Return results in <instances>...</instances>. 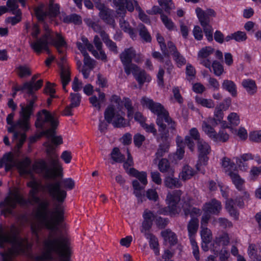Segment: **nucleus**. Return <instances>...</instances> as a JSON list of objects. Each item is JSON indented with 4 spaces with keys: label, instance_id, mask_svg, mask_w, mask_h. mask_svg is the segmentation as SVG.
Listing matches in <instances>:
<instances>
[{
    "label": "nucleus",
    "instance_id": "obj_20",
    "mask_svg": "<svg viewBox=\"0 0 261 261\" xmlns=\"http://www.w3.org/2000/svg\"><path fill=\"white\" fill-rule=\"evenodd\" d=\"M241 85L249 95H253L257 92V85L255 81L252 79H247L243 80Z\"/></svg>",
    "mask_w": 261,
    "mask_h": 261
},
{
    "label": "nucleus",
    "instance_id": "obj_41",
    "mask_svg": "<svg viewBox=\"0 0 261 261\" xmlns=\"http://www.w3.org/2000/svg\"><path fill=\"white\" fill-rule=\"evenodd\" d=\"M111 159L116 163H122L125 160V156L122 154L118 147H114L111 154Z\"/></svg>",
    "mask_w": 261,
    "mask_h": 261
},
{
    "label": "nucleus",
    "instance_id": "obj_38",
    "mask_svg": "<svg viewBox=\"0 0 261 261\" xmlns=\"http://www.w3.org/2000/svg\"><path fill=\"white\" fill-rule=\"evenodd\" d=\"M60 76L62 82H64V85H68L71 81L70 72L68 68L65 66L60 65Z\"/></svg>",
    "mask_w": 261,
    "mask_h": 261
},
{
    "label": "nucleus",
    "instance_id": "obj_58",
    "mask_svg": "<svg viewBox=\"0 0 261 261\" xmlns=\"http://www.w3.org/2000/svg\"><path fill=\"white\" fill-rule=\"evenodd\" d=\"M228 121L231 125L236 126L240 123L239 115L236 113H231L227 117Z\"/></svg>",
    "mask_w": 261,
    "mask_h": 261
},
{
    "label": "nucleus",
    "instance_id": "obj_10",
    "mask_svg": "<svg viewBox=\"0 0 261 261\" xmlns=\"http://www.w3.org/2000/svg\"><path fill=\"white\" fill-rule=\"evenodd\" d=\"M115 115V107L114 106H109L104 112L105 119H99L98 124V130L101 134H105L109 124L112 122Z\"/></svg>",
    "mask_w": 261,
    "mask_h": 261
},
{
    "label": "nucleus",
    "instance_id": "obj_53",
    "mask_svg": "<svg viewBox=\"0 0 261 261\" xmlns=\"http://www.w3.org/2000/svg\"><path fill=\"white\" fill-rule=\"evenodd\" d=\"M211 66L213 68L214 73L216 76H220L224 72L223 65L217 61L215 60L213 61Z\"/></svg>",
    "mask_w": 261,
    "mask_h": 261
},
{
    "label": "nucleus",
    "instance_id": "obj_4",
    "mask_svg": "<svg viewBox=\"0 0 261 261\" xmlns=\"http://www.w3.org/2000/svg\"><path fill=\"white\" fill-rule=\"evenodd\" d=\"M12 245L9 252H0L1 261H13V255L24 253L32 247L27 238L18 237L17 232L11 231L0 232V248H4V244Z\"/></svg>",
    "mask_w": 261,
    "mask_h": 261
},
{
    "label": "nucleus",
    "instance_id": "obj_7",
    "mask_svg": "<svg viewBox=\"0 0 261 261\" xmlns=\"http://www.w3.org/2000/svg\"><path fill=\"white\" fill-rule=\"evenodd\" d=\"M198 151V160L196 165L197 170L202 174L205 173V170L203 166L207 165L208 160L207 155L210 153L211 147L206 142L198 141L197 143Z\"/></svg>",
    "mask_w": 261,
    "mask_h": 261
},
{
    "label": "nucleus",
    "instance_id": "obj_54",
    "mask_svg": "<svg viewBox=\"0 0 261 261\" xmlns=\"http://www.w3.org/2000/svg\"><path fill=\"white\" fill-rule=\"evenodd\" d=\"M60 6L59 4H50L48 11H47V16L50 17H55L59 13Z\"/></svg>",
    "mask_w": 261,
    "mask_h": 261
},
{
    "label": "nucleus",
    "instance_id": "obj_23",
    "mask_svg": "<svg viewBox=\"0 0 261 261\" xmlns=\"http://www.w3.org/2000/svg\"><path fill=\"white\" fill-rule=\"evenodd\" d=\"M161 236L165 242H168L171 246H174L177 243L176 234L170 229H167L161 232Z\"/></svg>",
    "mask_w": 261,
    "mask_h": 261
},
{
    "label": "nucleus",
    "instance_id": "obj_9",
    "mask_svg": "<svg viewBox=\"0 0 261 261\" xmlns=\"http://www.w3.org/2000/svg\"><path fill=\"white\" fill-rule=\"evenodd\" d=\"M136 53L133 47L125 48L119 55L120 59L124 67L126 74L128 75L131 73L132 65H136L132 63L133 58L136 56Z\"/></svg>",
    "mask_w": 261,
    "mask_h": 261
},
{
    "label": "nucleus",
    "instance_id": "obj_64",
    "mask_svg": "<svg viewBox=\"0 0 261 261\" xmlns=\"http://www.w3.org/2000/svg\"><path fill=\"white\" fill-rule=\"evenodd\" d=\"M249 139L253 142H261V130L254 131L250 133Z\"/></svg>",
    "mask_w": 261,
    "mask_h": 261
},
{
    "label": "nucleus",
    "instance_id": "obj_40",
    "mask_svg": "<svg viewBox=\"0 0 261 261\" xmlns=\"http://www.w3.org/2000/svg\"><path fill=\"white\" fill-rule=\"evenodd\" d=\"M194 174L193 169L190 166L186 165L183 167L182 171L179 173V177L183 180H186L191 178Z\"/></svg>",
    "mask_w": 261,
    "mask_h": 261
},
{
    "label": "nucleus",
    "instance_id": "obj_26",
    "mask_svg": "<svg viewBox=\"0 0 261 261\" xmlns=\"http://www.w3.org/2000/svg\"><path fill=\"white\" fill-rule=\"evenodd\" d=\"M98 10H99V16L102 20L109 24H113L114 23V19L110 13V10L109 9L106 8L105 6L102 9Z\"/></svg>",
    "mask_w": 261,
    "mask_h": 261
},
{
    "label": "nucleus",
    "instance_id": "obj_29",
    "mask_svg": "<svg viewBox=\"0 0 261 261\" xmlns=\"http://www.w3.org/2000/svg\"><path fill=\"white\" fill-rule=\"evenodd\" d=\"M228 174L231 178L232 181L235 185L236 188L240 191H242L243 185L244 183V180L237 172L229 171Z\"/></svg>",
    "mask_w": 261,
    "mask_h": 261
},
{
    "label": "nucleus",
    "instance_id": "obj_62",
    "mask_svg": "<svg viewBox=\"0 0 261 261\" xmlns=\"http://www.w3.org/2000/svg\"><path fill=\"white\" fill-rule=\"evenodd\" d=\"M155 222L156 226L160 229L164 228L169 223L168 218H163L160 216L155 217Z\"/></svg>",
    "mask_w": 261,
    "mask_h": 261
},
{
    "label": "nucleus",
    "instance_id": "obj_13",
    "mask_svg": "<svg viewBox=\"0 0 261 261\" xmlns=\"http://www.w3.org/2000/svg\"><path fill=\"white\" fill-rule=\"evenodd\" d=\"M164 122H165L164 119L156 121V123L158 126V131L159 132V135L155 136L158 142L160 141L162 142L169 141V130H170L171 133L175 130V129L174 130L170 129L168 125V127H167V124ZM175 127L176 124H175Z\"/></svg>",
    "mask_w": 261,
    "mask_h": 261
},
{
    "label": "nucleus",
    "instance_id": "obj_27",
    "mask_svg": "<svg viewBox=\"0 0 261 261\" xmlns=\"http://www.w3.org/2000/svg\"><path fill=\"white\" fill-rule=\"evenodd\" d=\"M195 12L202 27L210 25V17L201 8L198 7L196 9Z\"/></svg>",
    "mask_w": 261,
    "mask_h": 261
},
{
    "label": "nucleus",
    "instance_id": "obj_31",
    "mask_svg": "<svg viewBox=\"0 0 261 261\" xmlns=\"http://www.w3.org/2000/svg\"><path fill=\"white\" fill-rule=\"evenodd\" d=\"M4 160H5V168L6 171L8 172L13 167H17V163L11 152L5 154Z\"/></svg>",
    "mask_w": 261,
    "mask_h": 261
},
{
    "label": "nucleus",
    "instance_id": "obj_15",
    "mask_svg": "<svg viewBox=\"0 0 261 261\" xmlns=\"http://www.w3.org/2000/svg\"><path fill=\"white\" fill-rule=\"evenodd\" d=\"M49 44L54 46L57 49L59 54H63L64 53V50L61 49V47L67 46V43L63 37L60 34L58 33H56L55 38L50 33H49Z\"/></svg>",
    "mask_w": 261,
    "mask_h": 261
},
{
    "label": "nucleus",
    "instance_id": "obj_47",
    "mask_svg": "<svg viewBox=\"0 0 261 261\" xmlns=\"http://www.w3.org/2000/svg\"><path fill=\"white\" fill-rule=\"evenodd\" d=\"M214 127L211 124H208L205 121L202 122V130L212 140H213L214 136L216 133Z\"/></svg>",
    "mask_w": 261,
    "mask_h": 261
},
{
    "label": "nucleus",
    "instance_id": "obj_50",
    "mask_svg": "<svg viewBox=\"0 0 261 261\" xmlns=\"http://www.w3.org/2000/svg\"><path fill=\"white\" fill-rule=\"evenodd\" d=\"M158 1L159 5L168 14H170L171 10L174 8V6L171 0H158Z\"/></svg>",
    "mask_w": 261,
    "mask_h": 261
},
{
    "label": "nucleus",
    "instance_id": "obj_44",
    "mask_svg": "<svg viewBox=\"0 0 261 261\" xmlns=\"http://www.w3.org/2000/svg\"><path fill=\"white\" fill-rule=\"evenodd\" d=\"M195 100L197 103L207 108L211 109L215 107V102L212 99H206L196 96Z\"/></svg>",
    "mask_w": 261,
    "mask_h": 261
},
{
    "label": "nucleus",
    "instance_id": "obj_33",
    "mask_svg": "<svg viewBox=\"0 0 261 261\" xmlns=\"http://www.w3.org/2000/svg\"><path fill=\"white\" fill-rule=\"evenodd\" d=\"M234 202L232 199H228L226 202L225 208L230 215L236 220L239 218V213L234 207Z\"/></svg>",
    "mask_w": 261,
    "mask_h": 261
},
{
    "label": "nucleus",
    "instance_id": "obj_61",
    "mask_svg": "<svg viewBox=\"0 0 261 261\" xmlns=\"http://www.w3.org/2000/svg\"><path fill=\"white\" fill-rule=\"evenodd\" d=\"M161 19L166 27L169 30H173L174 28V24L171 19H169L166 15H162Z\"/></svg>",
    "mask_w": 261,
    "mask_h": 261
},
{
    "label": "nucleus",
    "instance_id": "obj_63",
    "mask_svg": "<svg viewBox=\"0 0 261 261\" xmlns=\"http://www.w3.org/2000/svg\"><path fill=\"white\" fill-rule=\"evenodd\" d=\"M231 104V99L230 97L225 98L222 102H220L216 107L221 109L222 111L227 110Z\"/></svg>",
    "mask_w": 261,
    "mask_h": 261
},
{
    "label": "nucleus",
    "instance_id": "obj_43",
    "mask_svg": "<svg viewBox=\"0 0 261 261\" xmlns=\"http://www.w3.org/2000/svg\"><path fill=\"white\" fill-rule=\"evenodd\" d=\"M229 135L224 129L220 130L215 134L213 140L215 142H225L229 139Z\"/></svg>",
    "mask_w": 261,
    "mask_h": 261
},
{
    "label": "nucleus",
    "instance_id": "obj_49",
    "mask_svg": "<svg viewBox=\"0 0 261 261\" xmlns=\"http://www.w3.org/2000/svg\"><path fill=\"white\" fill-rule=\"evenodd\" d=\"M69 98L70 101V107L76 108L80 105L82 97L79 93H71Z\"/></svg>",
    "mask_w": 261,
    "mask_h": 261
},
{
    "label": "nucleus",
    "instance_id": "obj_37",
    "mask_svg": "<svg viewBox=\"0 0 261 261\" xmlns=\"http://www.w3.org/2000/svg\"><path fill=\"white\" fill-rule=\"evenodd\" d=\"M120 28L125 32L129 34L130 37L134 39L137 36L134 30L132 28L127 22L123 18H121L119 21Z\"/></svg>",
    "mask_w": 261,
    "mask_h": 261
},
{
    "label": "nucleus",
    "instance_id": "obj_25",
    "mask_svg": "<svg viewBox=\"0 0 261 261\" xmlns=\"http://www.w3.org/2000/svg\"><path fill=\"white\" fill-rule=\"evenodd\" d=\"M222 88L229 93L232 97L237 96V86L232 81L224 80L222 83Z\"/></svg>",
    "mask_w": 261,
    "mask_h": 261
},
{
    "label": "nucleus",
    "instance_id": "obj_36",
    "mask_svg": "<svg viewBox=\"0 0 261 261\" xmlns=\"http://www.w3.org/2000/svg\"><path fill=\"white\" fill-rule=\"evenodd\" d=\"M62 20L66 23H73L75 24H80L82 22L81 17L75 13L63 16Z\"/></svg>",
    "mask_w": 261,
    "mask_h": 261
},
{
    "label": "nucleus",
    "instance_id": "obj_19",
    "mask_svg": "<svg viewBox=\"0 0 261 261\" xmlns=\"http://www.w3.org/2000/svg\"><path fill=\"white\" fill-rule=\"evenodd\" d=\"M229 243V239L227 233H223L216 237L213 244L214 251L217 253L219 251L220 248L218 247L220 246H227Z\"/></svg>",
    "mask_w": 261,
    "mask_h": 261
},
{
    "label": "nucleus",
    "instance_id": "obj_21",
    "mask_svg": "<svg viewBox=\"0 0 261 261\" xmlns=\"http://www.w3.org/2000/svg\"><path fill=\"white\" fill-rule=\"evenodd\" d=\"M169 175L166 176L164 179V184L166 187L170 188H178L181 186V183L177 178L174 177V171L168 173Z\"/></svg>",
    "mask_w": 261,
    "mask_h": 261
},
{
    "label": "nucleus",
    "instance_id": "obj_30",
    "mask_svg": "<svg viewBox=\"0 0 261 261\" xmlns=\"http://www.w3.org/2000/svg\"><path fill=\"white\" fill-rule=\"evenodd\" d=\"M170 147V142H162L159 145V148L155 153V159L154 161L163 157L166 153L168 152Z\"/></svg>",
    "mask_w": 261,
    "mask_h": 261
},
{
    "label": "nucleus",
    "instance_id": "obj_16",
    "mask_svg": "<svg viewBox=\"0 0 261 261\" xmlns=\"http://www.w3.org/2000/svg\"><path fill=\"white\" fill-rule=\"evenodd\" d=\"M222 208L221 202L216 199H212L203 206V211L205 213L218 215Z\"/></svg>",
    "mask_w": 261,
    "mask_h": 261
},
{
    "label": "nucleus",
    "instance_id": "obj_24",
    "mask_svg": "<svg viewBox=\"0 0 261 261\" xmlns=\"http://www.w3.org/2000/svg\"><path fill=\"white\" fill-rule=\"evenodd\" d=\"M31 164V160L28 158H24L23 160L17 163V168L20 174H30L31 170L29 168Z\"/></svg>",
    "mask_w": 261,
    "mask_h": 261
},
{
    "label": "nucleus",
    "instance_id": "obj_39",
    "mask_svg": "<svg viewBox=\"0 0 261 261\" xmlns=\"http://www.w3.org/2000/svg\"><path fill=\"white\" fill-rule=\"evenodd\" d=\"M124 106L127 110V117L132 119L134 114V107L133 106L132 101L128 97H124L122 100Z\"/></svg>",
    "mask_w": 261,
    "mask_h": 261
},
{
    "label": "nucleus",
    "instance_id": "obj_59",
    "mask_svg": "<svg viewBox=\"0 0 261 261\" xmlns=\"http://www.w3.org/2000/svg\"><path fill=\"white\" fill-rule=\"evenodd\" d=\"M83 56L84 65L87 66L90 70H92L95 67V61L90 58L88 53H86Z\"/></svg>",
    "mask_w": 261,
    "mask_h": 261
},
{
    "label": "nucleus",
    "instance_id": "obj_1",
    "mask_svg": "<svg viewBox=\"0 0 261 261\" xmlns=\"http://www.w3.org/2000/svg\"><path fill=\"white\" fill-rule=\"evenodd\" d=\"M27 185L31 188L29 192L28 199H25L18 191H15L0 202V207H6L3 212L11 214L13 210L16 208L17 204L21 206L36 204L32 210V215L37 223H32L31 229L32 234L38 239V233L42 227L48 230H58L59 225L64 220V210L62 203L67 197V192L61 188L59 181L45 185V188L50 196L58 202L55 211L52 212L50 208V201L46 199H41L37 195L40 183L33 179L29 181Z\"/></svg>",
    "mask_w": 261,
    "mask_h": 261
},
{
    "label": "nucleus",
    "instance_id": "obj_12",
    "mask_svg": "<svg viewBox=\"0 0 261 261\" xmlns=\"http://www.w3.org/2000/svg\"><path fill=\"white\" fill-rule=\"evenodd\" d=\"M181 191L180 190L174 191L172 193H168L167 195L166 200L168 203V208L169 212L173 214L177 213V205L180 200Z\"/></svg>",
    "mask_w": 261,
    "mask_h": 261
},
{
    "label": "nucleus",
    "instance_id": "obj_56",
    "mask_svg": "<svg viewBox=\"0 0 261 261\" xmlns=\"http://www.w3.org/2000/svg\"><path fill=\"white\" fill-rule=\"evenodd\" d=\"M173 58L178 67H180L186 64L185 58L179 51L173 56Z\"/></svg>",
    "mask_w": 261,
    "mask_h": 261
},
{
    "label": "nucleus",
    "instance_id": "obj_34",
    "mask_svg": "<svg viewBox=\"0 0 261 261\" xmlns=\"http://www.w3.org/2000/svg\"><path fill=\"white\" fill-rule=\"evenodd\" d=\"M257 249L255 244H251L248 248L250 261H261V256L257 254Z\"/></svg>",
    "mask_w": 261,
    "mask_h": 261
},
{
    "label": "nucleus",
    "instance_id": "obj_11",
    "mask_svg": "<svg viewBox=\"0 0 261 261\" xmlns=\"http://www.w3.org/2000/svg\"><path fill=\"white\" fill-rule=\"evenodd\" d=\"M49 33H44L41 37L30 43L31 48L37 54L41 53L44 49H47V45L49 44Z\"/></svg>",
    "mask_w": 261,
    "mask_h": 261
},
{
    "label": "nucleus",
    "instance_id": "obj_45",
    "mask_svg": "<svg viewBox=\"0 0 261 261\" xmlns=\"http://www.w3.org/2000/svg\"><path fill=\"white\" fill-rule=\"evenodd\" d=\"M253 156L251 153H245L241 155L240 158H236V164L241 169H246L245 165L242 161L245 162L250 160H253Z\"/></svg>",
    "mask_w": 261,
    "mask_h": 261
},
{
    "label": "nucleus",
    "instance_id": "obj_55",
    "mask_svg": "<svg viewBox=\"0 0 261 261\" xmlns=\"http://www.w3.org/2000/svg\"><path fill=\"white\" fill-rule=\"evenodd\" d=\"M214 49L210 46H206L202 48L198 53V58H206L213 54Z\"/></svg>",
    "mask_w": 261,
    "mask_h": 261
},
{
    "label": "nucleus",
    "instance_id": "obj_52",
    "mask_svg": "<svg viewBox=\"0 0 261 261\" xmlns=\"http://www.w3.org/2000/svg\"><path fill=\"white\" fill-rule=\"evenodd\" d=\"M17 74L20 78L30 76L31 74V71L30 68L27 65H20L17 68Z\"/></svg>",
    "mask_w": 261,
    "mask_h": 261
},
{
    "label": "nucleus",
    "instance_id": "obj_35",
    "mask_svg": "<svg viewBox=\"0 0 261 261\" xmlns=\"http://www.w3.org/2000/svg\"><path fill=\"white\" fill-rule=\"evenodd\" d=\"M137 29L141 39L146 42H150L151 37L147 28L142 23L138 25Z\"/></svg>",
    "mask_w": 261,
    "mask_h": 261
},
{
    "label": "nucleus",
    "instance_id": "obj_14",
    "mask_svg": "<svg viewBox=\"0 0 261 261\" xmlns=\"http://www.w3.org/2000/svg\"><path fill=\"white\" fill-rule=\"evenodd\" d=\"M131 73L140 86H142L145 82H149L151 77L148 75L144 70H140L137 65H132Z\"/></svg>",
    "mask_w": 261,
    "mask_h": 261
},
{
    "label": "nucleus",
    "instance_id": "obj_57",
    "mask_svg": "<svg viewBox=\"0 0 261 261\" xmlns=\"http://www.w3.org/2000/svg\"><path fill=\"white\" fill-rule=\"evenodd\" d=\"M202 241L205 243H210L212 239L211 231L207 228H202L201 231Z\"/></svg>",
    "mask_w": 261,
    "mask_h": 261
},
{
    "label": "nucleus",
    "instance_id": "obj_3",
    "mask_svg": "<svg viewBox=\"0 0 261 261\" xmlns=\"http://www.w3.org/2000/svg\"><path fill=\"white\" fill-rule=\"evenodd\" d=\"M47 238L44 241L45 251L38 257L41 260H53V253L58 255L60 261H71L68 239L58 230H49Z\"/></svg>",
    "mask_w": 261,
    "mask_h": 261
},
{
    "label": "nucleus",
    "instance_id": "obj_51",
    "mask_svg": "<svg viewBox=\"0 0 261 261\" xmlns=\"http://www.w3.org/2000/svg\"><path fill=\"white\" fill-rule=\"evenodd\" d=\"M35 15L39 21H43L45 18L47 16V11L43 10V6L40 5L34 9Z\"/></svg>",
    "mask_w": 261,
    "mask_h": 261
},
{
    "label": "nucleus",
    "instance_id": "obj_60",
    "mask_svg": "<svg viewBox=\"0 0 261 261\" xmlns=\"http://www.w3.org/2000/svg\"><path fill=\"white\" fill-rule=\"evenodd\" d=\"M152 225V222L144 220L142 223L140 231L144 234V236H145V234H151L149 231L151 229Z\"/></svg>",
    "mask_w": 261,
    "mask_h": 261
},
{
    "label": "nucleus",
    "instance_id": "obj_48",
    "mask_svg": "<svg viewBox=\"0 0 261 261\" xmlns=\"http://www.w3.org/2000/svg\"><path fill=\"white\" fill-rule=\"evenodd\" d=\"M13 15H15L13 17H8L6 19V22L11 24L12 25H14L19 22L21 20V10H18L17 12H13Z\"/></svg>",
    "mask_w": 261,
    "mask_h": 261
},
{
    "label": "nucleus",
    "instance_id": "obj_5",
    "mask_svg": "<svg viewBox=\"0 0 261 261\" xmlns=\"http://www.w3.org/2000/svg\"><path fill=\"white\" fill-rule=\"evenodd\" d=\"M13 90L16 92L27 90V93L24 96L27 98L28 103L26 106L23 103L20 105L21 110L19 113L23 117L24 120H20L18 122V123H22L23 125H25V122L34 112V107H35L34 103L37 99V96L34 94V92L32 90L31 84L29 83L25 82L22 86L14 87Z\"/></svg>",
    "mask_w": 261,
    "mask_h": 261
},
{
    "label": "nucleus",
    "instance_id": "obj_42",
    "mask_svg": "<svg viewBox=\"0 0 261 261\" xmlns=\"http://www.w3.org/2000/svg\"><path fill=\"white\" fill-rule=\"evenodd\" d=\"M158 168L162 173H169L173 171V169L170 167L169 161L165 158H163L160 160L158 164Z\"/></svg>",
    "mask_w": 261,
    "mask_h": 261
},
{
    "label": "nucleus",
    "instance_id": "obj_32",
    "mask_svg": "<svg viewBox=\"0 0 261 261\" xmlns=\"http://www.w3.org/2000/svg\"><path fill=\"white\" fill-rule=\"evenodd\" d=\"M111 123L114 127L116 128L125 127L127 125L124 118L121 116L118 112H116L115 109L114 118Z\"/></svg>",
    "mask_w": 261,
    "mask_h": 261
},
{
    "label": "nucleus",
    "instance_id": "obj_17",
    "mask_svg": "<svg viewBox=\"0 0 261 261\" xmlns=\"http://www.w3.org/2000/svg\"><path fill=\"white\" fill-rule=\"evenodd\" d=\"M20 118L17 121V122L12 125L11 126L8 128V131L9 133H13V139H17L20 135V133L18 132H15L14 129L17 127L21 129L22 130L26 132L30 129V120L31 116L29 117L28 120L25 122V125H23V123H18L20 120H23V117L20 115Z\"/></svg>",
    "mask_w": 261,
    "mask_h": 261
},
{
    "label": "nucleus",
    "instance_id": "obj_46",
    "mask_svg": "<svg viewBox=\"0 0 261 261\" xmlns=\"http://www.w3.org/2000/svg\"><path fill=\"white\" fill-rule=\"evenodd\" d=\"M156 38L158 42L160 44V49L165 57H169V53L167 49V45L165 43L163 37L160 33H158L156 35Z\"/></svg>",
    "mask_w": 261,
    "mask_h": 261
},
{
    "label": "nucleus",
    "instance_id": "obj_6",
    "mask_svg": "<svg viewBox=\"0 0 261 261\" xmlns=\"http://www.w3.org/2000/svg\"><path fill=\"white\" fill-rule=\"evenodd\" d=\"M140 102L143 107L147 108L156 115V121L164 119L170 129H175V122L170 117L169 112L162 104L155 102L152 99L145 96L142 97Z\"/></svg>",
    "mask_w": 261,
    "mask_h": 261
},
{
    "label": "nucleus",
    "instance_id": "obj_18",
    "mask_svg": "<svg viewBox=\"0 0 261 261\" xmlns=\"http://www.w3.org/2000/svg\"><path fill=\"white\" fill-rule=\"evenodd\" d=\"M182 211L186 218L190 216L191 219H198L196 217L199 216L201 213L199 208L194 207L188 203H185L183 205Z\"/></svg>",
    "mask_w": 261,
    "mask_h": 261
},
{
    "label": "nucleus",
    "instance_id": "obj_2",
    "mask_svg": "<svg viewBox=\"0 0 261 261\" xmlns=\"http://www.w3.org/2000/svg\"><path fill=\"white\" fill-rule=\"evenodd\" d=\"M36 117L35 126L43 129L41 135L47 138H51V142L48 141L43 144L46 147V161L40 160L36 162L33 165V170L36 173L42 174L46 179H55L58 176H62V168L53 145H58L63 143L62 137L55 136L59 121L57 117L45 109L38 112Z\"/></svg>",
    "mask_w": 261,
    "mask_h": 261
},
{
    "label": "nucleus",
    "instance_id": "obj_8",
    "mask_svg": "<svg viewBox=\"0 0 261 261\" xmlns=\"http://www.w3.org/2000/svg\"><path fill=\"white\" fill-rule=\"evenodd\" d=\"M199 228L198 219H191L187 225L188 236L192 248V253L197 261L200 259L199 250L195 239V236Z\"/></svg>",
    "mask_w": 261,
    "mask_h": 261
},
{
    "label": "nucleus",
    "instance_id": "obj_28",
    "mask_svg": "<svg viewBox=\"0 0 261 261\" xmlns=\"http://www.w3.org/2000/svg\"><path fill=\"white\" fill-rule=\"evenodd\" d=\"M145 238L149 240V245L151 249L153 250L154 254L159 255L160 254V250L159 248V242L157 238L152 233L145 234Z\"/></svg>",
    "mask_w": 261,
    "mask_h": 261
},
{
    "label": "nucleus",
    "instance_id": "obj_22",
    "mask_svg": "<svg viewBox=\"0 0 261 261\" xmlns=\"http://www.w3.org/2000/svg\"><path fill=\"white\" fill-rule=\"evenodd\" d=\"M224 117L223 111L216 107L215 109L214 117L209 118L208 122L213 126H216L220 123H226V121H223Z\"/></svg>",
    "mask_w": 261,
    "mask_h": 261
}]
</instances>
